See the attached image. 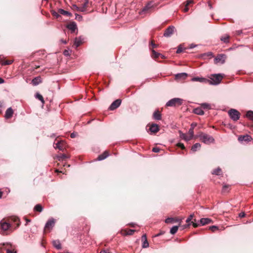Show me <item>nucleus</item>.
I'll return each mask as SVG.
<instances>
[{
    "mask_svg": "<svg viewBox=\"0 0 253 253\" xmlns=\"http://www.w3.org/2000/svg\"><path fill=\"white\" fill-rule=\"evenodd\" d=\"M20 220L16 216H11L3 218L0 222V228L3 234H7V232H11L13 228H16L20 225Z\"/></svg>",
    "mask_w": 253,
    "mask_h": 253,
    "instance_id": "1",
    "label": "nucleus"
},
{
    "mask_svg": "<svg viewBox=\"0 0 253 253\" xmlns=\"http://www.w3.org/2000/svg\"><path fill=\"white\" fill-rule=\"evenodd\" d=\"M223 76L221 74H213L210 79H208L207 83L212 85H217L220 83Z\"/></svg>",
    "mask_w": 253,
    "mask_h": 253,
    "instance_id": "2",
    "label": "nucleus"
},
{
    "mask_svg": "<svg viewBox=\"0 0 253 253\" xmlns=\"http://www.w3.org/2000/svg\"><path fill=\"white\" fill-rule=\"evenodd\" d=\"M197 137L199 138L200 140L203 143L206 144H209L213 143L214 139L213 137L210 135L201 132Z\"/></svg>",
    "mask_w": 253,
    "mask_h": 253,
    "instance_id": "3",
    "label": "nucleus"
},
{
    "mask_svg": "<svg viewBox=\"0 0 253 253\" xmlns=\"http://www.w3.org/2000/svg\"><path fill=\"white\" fill-rule=\"evenodd\" d=\"M183 100L179 98H174L170 99L166 103V106L169 107L178 106L182 104Z\"/></svg>",
    "mask_w": 253,
    "mask_h": 253,
    "instance_id": "4",
    "label": "nucleus"
},
{
    "mask_svg": "<svg viewBox=\"0 0 253 253\" xmlns=\"http://www.w3.org/2000/svg\"><path fill=\"white\" fill-rule=\"evenodd\" d=\"M230 118L234 121H237L240 117V113L236 109H231L228 111Z\"/></svg>",
    "mask_w": 253,
    "mask_h": 253,
    "instance_id": "5",
    "label": "nucleus"
},
{
    "mask_svg": "<svg viewBox=\"0 0 253 253\" xmlns=\"http://www.w3.org/2000/svg\"><path fill=\"white\" fill-rule=\"evenodd\" d=\"M175 29L173 26H170L167 28L164 34V36L165 37H170L174 33Z\"/></svg>",
    "mask_w": 253,
    "mask_h": 253,
    "instance_id": "6",
    "label": "nucleus"
},
{
    "mask_svg": "<svg viewBox=\"0 0 253 253\" xmlns=\"http://www.w3.org/2000/svg\"><path fill=\"white\" fill-rule=\"evenodd\" d=\"M226 56L223 54H218L214 58V63L223 64L225 61Z\"/></svg>",
    "mask_w": 253,
    "mask_h": 253,
    "instance_id": "7",
    "label": "nucleus"
},
{
    "mask_svg": "<svg viewBox=\"0 0 253 253\" xmlns=\"http://www.w3.org/2000/svg\"><path fill=\"white\" fill-rule=\"evenodd\" d=\"M54 223L55 222L53 219L48 220L44 227V232H49L53 227Z\"/></svg>",
    "mask_w": 253,
    "mask_h": 253,
    "instance_id": "8",
    "label": "nucleus"
},
{
    "mask_svg": "<svg viewBox=\"0 0 253 253\" xmlns=\"http://www.w3.org/2000/svg\"><path fill=\"white\" fill-rule=\"evenodd\" d=\"M121 103V99H117L115 101H114L110 106L109 109L110 110H114L119 107Z\"/></svg>",
    "mask_w": 253,
    "mask_h": 253,
    "instance_id": "9",
    "label": "nucleus"
},
{
    "mask_svg": "<svg viewBox=\"0 0 253 253\" xmlns=\"http://www.w3.org/2000/svg\"><path fill=\"white\" fill-rule=\"evenodd\" d=\"M54 148L63 151L65 149V144L63 141H58L55 144Z\"/></svg>",
    "mask_w": 253,
    "mask_h": 253,
    "instance_id": "10",
    "label": "nucleus"
},
{
    "mask_svg": "<svg viewBox=\"0 0 253 253\" xmlns=\"http://www.w3.org/2000/svg\"><path fill=\"white\" fill-rule=\"evenodd\" d=\"M142 241L143 242L142 247L143 248H146L149 247V243L147 239V236L146 234L142 235L141 237Z\"/></svg>",
    "mask_w": 253,
    "mask_h": 253,
    "instance_id": "11",
    "label": "nucleus"
},
{
    "mask_svg": "<svg viewBox=\"0 0 253 253\" xmlns=\"http://www.w3.org/2000/svg\"><path fill=\"white\" fill-rule=\"evenodd\" d=\"M252 138L249 135H240L239 137H238V140L239 141H247V142H249L250 141H251Z\"/></svg>",
    "mask_w": 253,
    "mask_h": 253,
    "instance_id": "12",
    "label": "nucleus"
},
{
    "mask_svg": "<svg viewBox=\"0 0 253 253\" xmlns=\"http://www.w3.org/2000/svg\"><path fill=\"white\" fill-rule=\"evenodd\" d=\"M207 81H208L207 79H206V78H203V77H194V78H192V79H191V81H192V82H199L200 83H207Z\"/></svg>",
    "mask_w": 253,
    "mask_h": 253,
    "instance_id": "13",
    "label": "nucleus"
},
{
    "mask_svg": "<svg viewBox=\"0 0 253 253\" xmlns=\"http://www.w3.org/2000/svg\"><path fill=\"white\" fill-rule=\"evenodd\" d=\"M150 131L153 133H157L159 130V126L156 124H152L149 128Z\"/></svg>",
    "mask_w": 253,
    "mask_h": 253,
    "instance_id": "14",
    "label": "nucleus"
},
{
    "mask_svg": "<svg viewBox=\"0 0 253 253\" xmlns=\"http://www.w3.org/2000/svg\"><path fill=\"white\" fill-rule=\"evenodd\" d=\"M13 114V111L12 109L9 107L6 110L4 117L6 119H9L12 116Z\"/></svg>",
    "mask_w": 253,
    "mask_h": 253,
    "instance_id": "15",
    "label": "nucleus"
},
{
    "mask_svg": "<svg viewBox=\"0 0 253 253\" xmlns=\"http://www.w3.org/2000/svg\"><path fill=\"white\" fill-rule=\"evenodd\" d=\"M89 3L88 0H84V3L80 6V12H84L86 10Z\"/></svg>",
    "mask_w": 253,
    "mask_h": 253,
    "instance_id": "16",
    "label": "nucleus"
},
{
    "mask_svg": "<svg viewBox=\"0 0 253 253\" xmlns=\"http://www.w3.org/2000/svg\"><path fill=\"white\" fill-rule=\"evenodd\" d=\"M153 118L156 120H161L162 119V115L159 110H156L153 114Z\"/></svg>",
    "mask_w": 253,
    "mask_h": 253,
    "instance_id": "17",
    "label": "nucleus"
},
{
    "mask_svg": "<svg viewBox=\"0 0 253 253\" xmlns=\"http://www.w3.org/2000/svg\"><path fill=\"white\" fill-rule=\"evenodd\" d=\"M200 224L202 225H205L212 222V220L209 218H203L200 220Z\"/></svg>",
    "mask_w": 253,
    "mask_h": 253,
    "instance_id": "18",
    "label": "nucleus"
},
{
    "mask_svg": "<svg viewBox=\"0 0 253 253\" xmlns=\"http://www.w3.org/2000/svg\"><path fill=\"white\" fill-rule=\"evenodd\" d=\"M187 74L186 73H181L175 75V78L176 80L185 79L187 77Z\"/></svg>",
    "mask_w": 253,
    "mask_h": 253,
    "instance_id": "19",
    "label": "nucleus"
},
{
    "mask_svg": "<svg viewBox=\"0 0 253 253\" xmlns=\"http://www.w3.org/2000/svg\"><path fill=\"white\" fill-rule=\"evenodd\" d=\"M134 232H135L134 230L128 229L127 230H122L121 231V233L123 235H124V236L131 235L134 233Z\"/></svg>",
    "mask_w": 253,
    "mask_h": 253,
    "instance_id": "20",
    "label": "nucleus"
},
{
    "mask_svg": "<svg viewBox=\"0 0 253 253\" xmlns=\"http://www.w3.org/2000/svg\"><path fill=\"white\" fill-rule=\"evenodd\" d=\"M52 245L57 250H61L62 249L61 243L58 240L53 241Z\"/></svg>",
    "mask_w": 253,
    "mask_h": 253,
    "instance_id": "21",
    "label": "nucleus"
},
{
    "mask_svg": "<svg viewBox=\"0 0 253 253\" xmlns=\"http://www.w3.org/2000/svg\"><path fill=\"white\" fill-rule=\"evenodd\" d=\"M179 136H180V137L181 139L185 140L186 141H188L190 140V139H191L190 138V137H189V136H188L185 133H182L181 131H179Z\"/></svg>",
    "mask_w": 253,
    "mask_h": 253,
    "instance_id": "22",
    "label": "nucleus"
},
{
    "mask_svg": "<svg viewBox=\"0 0 253 253\" xmlns=\"http://www.w3.org/2000/svg\"><path fill=\"white\" fill-rule=\"evenodd\" d=\"M42 82V80L40 77H37L34 78L32 81V83L34 85H37Z\"/></svg>",
    "mask_w": 253,
    "mask_h": 253,
    "instance_id": "23",
    "label": "nucleus"
},
{
    "mask_svg": "<svg viewBox=\"0 0 253 253\" xmlns=\"http://www.w3.org/2000/svg\"><path fill=\"white\" fill-rule=\"evenodd\" d=\"M83 39L80 37L79 38H76L74 41V45L76 46V48H77L82 43Z\"/></svg>",
    "mask_w": 253,
    "mask_h": 253,
    "instance_id": "24",
    "label": "nucleus"
},
{
    "mask_svg": "<svg viewBox=\"0 0 253 253\" xmlns=\"http://www.w3.org/2000/svg\"><path fill=\"white\" fill-rule=\"evenodd\" d=\"M109 156L108 152L105 151L103 154L98 156L97 160L98 161H101L106 159Z\"/></svg>",
    "mask_w": 253,
    "mask_h": 253,
    "instance_id": "25",
    "label": "nucleus"
},
{
    "mask_svg": "<svg viewBox=\"0 0 253 253\" xmlns=\"http://www.w3.org/2000/svg\"><path fill=\"white\" fill-rule=\"evenodd\" d=\"M211 173L212 174L216 175H222V170L219 167L217 168V169H213Z\"/></svg>",
    "mask_w": 253,
    "mask_h": 253,
    "instance_id": "26",
    "label": "nucleus"
},
{
    "mask_svg": "<svg viewBox=\"0 0 253 253\" xmlns=\"http://www.w3.org/2000/svg\"><path fill=\"white\" fill-rule=\"evenodd\" d=\"M67 28L73 32L77 29V25L75 23V22H73L68 24L67 26Z\"/></svg>",
    "mask_w": 253,
    "mask_h": 253,
    "instance_id": "27",
    "label": "nucleus"
},
{
    "mask_svg": "<svg viewBox=\"0 0 253 253\" xmlns=\"http://www.w3.org/2000/svg\"><path fill=\"white\" fill-rule=\"evenodd\" d=\"M193 112L199 115H203L204 114V112L202 110V108L198 107L194 109Z\"/></svg>",
    "mask_w": 253,
    "mask_h": 253,
    "instance_id": "28",
    "label": "nucleus"
},
{
    "mask_svg": "<svg viewBox=\"0 0 253 253\" xmlns=\"http://www.w3.org/2000/svg\"><path fill=\"white\" fill-rule=\"evenodd\" d=\"M58 12L61 14L67 15L69 17H71L72 15L71 13L61 8L58 9Z\"/></svg>",
    "mask_w": 253,
    "mask_h": 253,
    "instance_id": "29",
    "label": "nucleus"
},
{
    "mask_svg": "<svg viewBox=\"0 0 253 253\" xmlns=\"http://www.w3.org/2000/svg\"><path fill=\"white\" fill-rule=\"evenodd\" d=\"M178 219L172 217H168L165 220V222L166 223H173L174 222H178Z\"/></svg>",
    "mask_w": 253,
    "mask_h": 253,
    "instance_id": "30",
    "label": "nucleus"
},
{
    "mask_svg": "<svg viewBox=\"0 0 253 253\" xmlns=\"http://www.w3.org/2000/svg\"><path fill=\"white\" fill-rule=\"evenodd\" d=\"M201 145L200 143H196L193 145L191 148V151L193 152H196L198 149H200Z\"/></svg>",
    "mask_w": 253,
    "mask_h": 253,
    "instance_id": "31",
    "label": "nucleus"
},
{
    "mask_svg": "<svg viewBox=\"0 0 253 253\" xmlns=\"http://www.w3.org/2000/svg\"><path fill=\"white\" fill-rule=\"evenodd\" d=\"M229 38H230V37L228 35H225L220 38V40L221 41H222L224 43H227L229 42Z\"/></svg>",
    "mask_w": 253,
    "mask_h": 253,
    "instance_id": "32",
    "label": "nucleus"
},
{
    "mask_svg": "<svg viewBox=\"0 0 253 253\" xmlns=\"http://www.w3.org/2000/svg\"><path fill=\"white\" fill-rule=\"evenodd\" d=\"M35 97L37 99H38L39 100H40L42 102V104H44V101L43 98L41 94H40L38 92L36 93V94H35Z\"/></svg>",
    "mask_w": 253,
    "mask_h": 253,
    "instance_id": "33",
    "label": "nucleus"
},
{
    "mask_svg": "<svg viewBox=\"0 0 253 253\" xmlns=\"http://www.w3.org/2000/svg\"><path fill=\"white\" fill-rule=\"evenodd\" d=\"M153 7V2L152 1H150L149 2H148L146 5L143 8V11H145L147 10H148L149 9L152 8Z\"/></svg>",
    "mask_w": 253,
    "mask_h": 253,
    "instance_id": "34",
    "label": "nucleus"
},
{
    "mask_svg": "<svg viewBox=\"0 0 253 253\" xmlns=\"http://www.w3.org/2000/svg\"><path fill=\"white\" fill-rule=\"evenodd\" d=\"M152 57L155 59L158 58L160 55H162V54L156 52L155 50L153 49L152 50Z\"/></svg>",
    "mask_w": 253,
    "mask_h": 253,
    "instance_id": "35",
    "label": "nucleus"
},
{
    "mask_svg": "<svg viewBox=\"0 0 253 253\" xmlns=\"http://www.w3.org/2000/svg\"><path fill=\"white\" fill-rule=\"evenodd\" d=\"M68 157L66 155L64 154H60L57 156V158L59 161H63V160H65L67 159Z\"/></svg>",
    "mask_w": 253,
    "mask_h": 253,
    "instance_id": "36",
    "label": "nucleus"
},
{
    "mask_svg": "<svg viewBox=\"0 0 253 253\" xmlns=\"http://www.w3.org/2000/svg\"><path fill=\"white\" fill-rule=\"evenodd\" d=\"M34 210L38 212H42L43 208L40 204H37L34 207Z\"/></svg>",
    "mask_w": 253,
    "mask_h": 253,
    "instance_id": "37",
    "label": "nucleus"
},
{
    "mask_svg": "<svg viewBox=\"0 0 253 253\" xmlns=\"http://www.w3.org/2000/svg\"><path fill=\"white\" fill-rule=\"evenodd\" d=\"M246 117L249 119L253 121V111H249L247 112Z\"/></svg>",
    "mask_w": 253,
    "mask_h": 253,
    "instance_id": "38",
    "label": "nucleus"
},
{
    "mask_svg": "<svg viewBox=\"0 0 253 253\" xmlns=\"http://www.w3.org/2000/svg\"><path fill=\"white\" fill-rule=\"evenodd\" d=\"M178 229V226H173L171 228V229L170 230V233L171 234L173 235V234H175L177 232Z\"/></svg>",
    "mask_w": 253,
    "mask_h": 253,
    "instance_id": "39",
    "label": "nucleus"
},
{
    "mask_svg": "<svg viewBox=\"0 0 253 253\" xmlns=\"http://www.w3.org/2000/svg\"><path fill=\"white\" fill-rule=\"evenodd\" d=\"M201 107L204 109H210L211 108L210 104L207 103H204L201 104Z\"/></svg>",
    "mask_w": 253,
    "mask_h": 253,
    "instance_id": "40",
    "label": "nucleus"
},
{
    "mask_svg": "<svg viewBox=\"0 0 253 253\" xmlns=\"http://www.w3.org/2000/svg\"><path fill=\"white\" fill-rule=\"evenodd\" d=\"M72 9L74 10V11H80V7L78 6L76 4H73L72 5V7H71Z\"/></svg>",
    "mask_w": 253,
    "mask_h": 253,
    "instance_id": "41",
    "label": "nucleus"
},
{
    "mask_svg": "<svg viewBox=\"0 0 253 253\" xmlns=\"http://www.w3.org/2000/svg\"><path fill=\"white\" fill-rule=\"evenodd\" d=\"M51 13L52 14L55 16V17H56L57 18H59V17H60V13L58 12H56L55 11H54V10H52L51 11Z\"/></svg>",
    "mask_w": 253,
    "mask_h": 253,
    "instance_id": "42",
    "label": "nucleus"
},
{
    "mask_svg": "<svg viewBox=\"0 0 253 253\" xmlns=\"http://www.w3.org/2000/svg\"><path fill=\"white\" fill-rule=\"evenodd\" d=\"M209 229L212 232H215L216 230L218 229V227L216 226H211L209 227Z\"/></svg>",
    "mask_w": 253,
    "mask_h": 253,
    "instance_id": "43",
    "label": "nucleus"
},
{
    "mask_svg": "<svg viewBox=\"0 0 253 253\" xmlns=\"http://www.w3.org/2000/svg\"><path fill=\"white\" fill-rule=\"evenodd\" d=\"M188 134L190 138L192 139L194 136V129L190 128L188 131Z\"/></svg>",
    "mask_w": 253,
    "mask_h": 253,
    "instance_id": "44",
    "label": "nucleus"
},
{
    "mask_svg": "<svg viewBox=\"0 0 253 253\" xmlns=\"http://www.w3.org/2000/svg\"><path fill=\"white\" fill-rule=\"evenodd\" d=\"M194 216V214H191L189 217L186 219V222L187 223H191V220L192 219L193 217Z\"/></svg>",
    "mask_w": 253,
    "mask_h": 253,
    "instance_id": "45",
    "label": "nucleus"
},
{
    "mask_svg": "<svg viewBox=\"0 0 253 253\" xmlns=\"http://www.w3.org/2000/svg\"><path fill=\"white\" fill-rule=\"evenodd\" d=\"M12 63V61L11 60H6L4 62H3L1 64L2 65H10Z\"/></svg>",
    "mask_w": 253,
    "mask_h": 253,
    "instance_id": "46",
    "label": "nucleus"
},
{
    "mask_svg": "<svg viewBox=\"0 0 253 253\" xmlns=\"http://www.w3.org/2000/svg\"><path fill=\"white\" fill-rule=\"evenodd\" d=\"M160 149L158 147H154L152 149V151L155 153H158Z\"/></svg>",
    "mask_w": 253,
    "mask_h": 253,
    "instance_id": "47",
    "label": "nucleus"
},
{
    "mask_svg": "<svg viewBox=\"0 0 253 253\" xmlns=\"http://www.w3.org/2000/svg\"><path fill=\"white\" fill-rule=\"evenodd\" d=\"M197 126V123H192L191 124V127H190V128L191 129H194V128Z\"/></svg>",
    "mask_w": 253,
    "mask_h": 253,
    "instance_id": "48",
    "label": "nucleus"
},
{
    "mask_svg": "<svg viewBox=\"0 0 253 253\" xmlns=\"http://www.w3.org/2000/svg\"><path fill=\"white\" fill-rule=\"evenodd\" d=\"M3 107V103L2 102L0 101V114L2 113Z\"/></svg>",
    "mask_w": 253,
    "mask_h": 253,
    "instance_id": "49",
    "label": "nucleus"
},
{
    "mask_svg": "<svg viewBox=\"0 0 253 253\" xmlns=\"http://www.w3.org/2000/svg\"><path fill=\"white\" fill-rule=\"evenodd\" d=\"M76 15V19L78 20H81L82 19V16L78 14H75Z\"/></svg>",
    "mask_w": 253,
    "mask_h": 253,
    "instance_id": "50",
    "label": "nucleus"
},
{
    "mask_svg": "<svg viewBox=\"0 0 253 253\" xmlns=\"http://www.w3.org/2000/svg\"><path fill=\"white\" fill-rule=\"evenodd\" d=\"M177 146L178 147H181V149H185V146H184V144H182V143H178Z\"/></svg>",
    "mask_w": 253,
    "mask_h": 253,
    "instance_id": "51",
    "label": "nucleus"
},
{
    "mask_svg": "<svg viewBox=\"0 0 253 253\" xmlns=\"http://www.w3.org/2000/svg\"><path fill=\"white\" fill-rule=\"evenodd\" d=\"M182 51V48L180 46H179L176 50V53H179L180 52H181Z\"/></svg>",
    "mask_w": 253,
    "mask_h": 253,
    "instance_id": "52",
    "label": "nucleus"
},
{
    "mask_svg": "<svg viewBox=\"0 0 253 253\" xmlns=\"http://www.w3.org/2000/svg\"><path fill=\"white\" fill-rule=\"evenodd\" d=\"M189 10L188 5L185 4V7L183 9V11L185 12H187Z\"/></svg>",
    "mask_w": 253,
    "mask_h": 253,
    "instance_id": "53",
    "label": "nucleus"
},
{
    "mask_svg": "<svg viewBox=\"0 0 253 253\" xmlns=\"http://www.w3.org/2000/svg\"><path fill=\"white\" fill-rule=\"evenodd\" d=\"M190 225V223H187V224H186L185 225H182L181 226L182 227V229H185V228H187Z\"/></svg>",
    "mask_w": 253,
    "mask_h": 253,
    "instance_id": "54",
    "label": "nucleus"
},
{
    "mask_svg": "<svg viewBox=\"0 0 253 253\" xmlns=\"http://www.w3.org/2000/svg\"><path fill=\"white\" fill-rule=\"evenodd\" d=\"M191 223H192L193 227H195V228L197 227L200 225V224H198V223H195L193 221H192Z\"/></svg>",
    "mask_w": 253,
    "mask_h": 253,
    "instance_id": "55",
    "label": "nucleus"
},
{
    "mask_svg": "<svg viewBox=\"0 0 253 253\" xmlns=\"http://www.w3.org/2000/svg\"><path fill=\"white\" fill-rule=\"evenodd\" d=\"M193 2L192 0H187L186 1V4L187 5H189L190 4L192 3Z\"/></svg>",
    "mask_w": 253,
    "mask_h": 253,
    "instance_id": "56",
    "label": "nucleus"
},
{
    "mask_svg": "<svg viewBox=\"0 0 253 253\" xmlns=\"http://www.w3.org/2000/svg\"><path fill=\"white\" fill-rule=\"evenodd\" d=\"M245 215H246L245 213V212H242L240 213V214H239V216H240L241 218H242V217H245Z\"/></svg>",
    "mask_w": 253,
    "mask_h": 253,
    "instance_id": "57",
    "label": "nucleus"
},
{
    "mask_svg": "<svg viewBox=\"0 0 253 253\" xmlns=\"http://www.w3.org/2000/svg\"><path fill=\"white\" fill-rule=\"evenodd\" d=\"M77 135V133L75 132H73L71 134V137L72 138H75Z\"/></svg>",
    "mask_w": 253,
    "mask_h": 253,
    "instance_id": "58",
    "label": "nucleus"
},
{
    "mask_svg": "<svg viewBox=\"0 0 253 253\" xmlns=\"http://www.w3.org/2000/svg\"><path fill=\"white\" fill-rule=\"evenodd\" d=\"M151 44L153 48H156L158 46L157 44L154 43L153 42H151Z\"/></svg>",
    "mask_w": 253,
    "mask_h": 253,
    "instance_id": "59",
    "label": "nucleus"
},
{
    "mask_svg": "<svg viewBox=\"0 0 253 253\" xmlns=\"http://www.w3.org/2000/svg\"><path fill=\"white\" fill-rule=\"evenodd\" d=\"M64 54L65 55H67L68 54V51L65 50L64 51Z\"/></svg>",
    "mask_w": 253,
    "mask_h": 253,
    "instance_id": "60",
    "label": "nucleus"
},
{
    "mask_svg": "<svg viewBox=\"0 0 253 253\" xmlns=\"http://www.w3.org/2000/svg\"><path fill=\"white\" fill-rule=\"evenodd\" d=\"M4 80L1 78H0V84L4 83Z\"/></svg>",
    "mask_w": 253,
    "mask_h": 253,
    "instance_id": "61",
    "label": "nucleus"
},
{
    "mask_svg": "<svg viewBox=\"0 0 253 253\" xmlns=\"http://www.w3.org/2000/svg\"><path fill=\"white\" fill-rule=\"evenodd\" d=\"M207 55H208V56H212V52H208V53H207Z\"/></svg>",
    "mask_w": 253,
    "mask_h": 253,
    "instance_id": "62",
    "label": "nucleus"
},
{
    "mask_svg": "<svg viewBox=\"0 0 253 253\" xmlns=\"http://www.w3.org/2000/svg\"><path fill=\"white\" fill-rule=\"evenodd\" d=\"M6 253H13V252L9 250H6Z\"/></svg>",
    "mask_w": 253,
    "mask_h": 253,
    "instance_id": "63",
    "label": "nucleus"
},
{
    "mask_svg": "<svg viewBox=\"0 0 253 253\" xmlns=\"http://www.w3.org/2000/svg\"><path fill=\"white\" fill-rule=\"evenodd\" d=\"M99 253H106L105 251L102 250Z\"/></svg>",
    "mask_w": 253,
    "mask_h": 253,
    "instance_id": "64",
    "label": "nucleus"
}]
</instances>
